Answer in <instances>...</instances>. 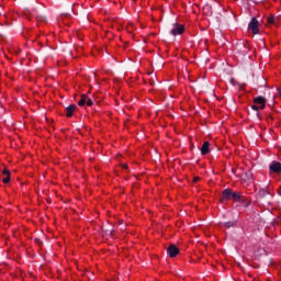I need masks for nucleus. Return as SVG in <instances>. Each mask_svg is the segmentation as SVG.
<instances>
[{"mask_svg": "<svg viewBox=\"0 0 281 281\" xmlns=\"http://www.w3.org/2000/svg\"><path fill=\"white\" fill-rule=\"evenodd\" d=\"M183 32H186V26L183 24L173 23L171 29L172 36L181 35Z\"/></svg>", "mask_w": 281, "mask_h": 281, "instance_id": "obj_1", "label": "nucleus"}, {"mask_svg": "<svg viewBox=\"0 0 281 281\" xmlns=\"http://www.w3.org/2000/svg\"><path fill=\"white\" fill-rule=\"evenodd\" d=\"M259 26H260V22H258V19L252 18L250 23L248 24V30H251L252 34H258Z\"/></svg>", "mask_w": 281, "mask_h": 281, "instance_id": "obj_2", "label": "nucleus"}, {"mask_svg": "<svg viewBox=\"0 0 281 281\" xmlns=\"http://www.w3.org/2000/svg\"><path fill=\"white\" fill-rule=\"evenodd\" d=\"M167 254L170 258H177V256H179V248L177 247V245L171 244L167 248Z\"/></svg>", "mask_w": 281, "mask_h": 281, "instance_id": "obj_3", "label": "nucleus"}, {"mask_svg": "<svg viewBox=\"0 0 281 281\" xmlns=\"http://www.w3.org/2000/svg\"><path fill=\"white\" fill-rule=\"evenodd\" d=\"M223 196L220 200L221 203H225V201H229V199H232V190L231 189H226L222 192Z\"/></svg>", "mask_w": 281, "mask_h": 281, "instance_id": "obj_4", "label": "nucleus"}, {"mask_svg": "<svg viewBox=\"0 0 281 281\" xmlns=\"http://www.w3.org/2000/svg\"><path fill=\"white\" fill-rule=\"evenodd\" d=\"M241 181H244L245 183H251V181H254V173L251 171H247L243 176Z\"/></svg>", "mask_w": 281, "mask_h": 281, "instance_id": "obj_5", "label": "nucleus"}, {"mask_svg": "<svg viewBox=\"0 0 281 281\" xmlns=\"http://www.w3.org/2000/svg\"><path fill=\"white\" fill-rule=\"evenodd\" d=\"M76 109H78V106L76 104H71V105L67 106L66 108L67 117H71L74 115V111H76Z\"/></svg>", "mask_w": 281, "mask_h": 281, "instance_id": "obj_6", "label": "nucleus"}, {"mask_svg": "<svg viewBox=\"0 0 281 281\" xmlns=\"http://www.w3.org/2000/svg\"><path fill=\"white\" fill-rule=\"evenodd\" d=\"M270 170H272V172H281V164L280 162H272L270 165Z\"/></svg>", "mask_w": 281, "mask_h": 281, "instance_id": "obj_7", "label": "nucleus"}, {"mask_svg": "<svg viewBox=\"0 0 281 281\" xmlns=\"http://www.w3.org/2000/svg\"><path fill=\"white\" fill-rule=\"evenodd\" d=\"M202 155H207L210 153V142H204V144L201 147Z\"/></svg>", "mask_w": 281, "mask_h": 281, "instance_id": "obj_8", "label": "nucleus"}, {"mask_svg": "<svg viewBox=\"0 0 281 281\" xmlns=\"http://www.w3.org/2000/svg\"><path fill=\"white\" fill-rule=\"evenodd\" d=\"M267 103V99H265V97H256L254 99V104H266Z\"/></svg>", "mask_w": 281, "mask_h": 281, "instance_id": "obj_9", "label": "nucleus"}, {"mask_svg": "<svg viewBox=\"0 0 281 281\" xmlns=\"http://www.w3.org/2000/svg\"><path fill=\"white\" fill-rule=\"evenodd\" d=\"M231 199H233V201H243V195L238 192H232Z\"/></svg>", "mask_w": 281, "mask_h": 281, "instance_id": "obj_10", "label": "nucleus"}, {"mask_svg": "<svg viewBox=\"0 0 281 281\" xmlns=\"http://www.w3.org/2000/svg\"><path fill=\"white\" fill-rule=\"evenodd\" d=\"M87 94H82L81 100L78 102L79 106H85V104H87Z\"/></svg>", "mask_w": 281, "mask_h": 281, "instance_id": "obj_11", "label": "nucleus"}, {"mask_svg": "<svg viewBox=\"0 0 281 281\" xmlns=\"http://www.w3.org/2000/svg\"><path fill=\"white\" fill-rule=\"evenodd\" d=\"M267 194H269V190L268 189H260L259 190V196H267Z\"/></svg>", "mask_w": 281, "mask_h": 281, "instance_id": "obj_12", "label": "nucleus"}, {"mask_svg": "<svg viewBox=\"0 0 281 281\" xmlns=\"http://www.w3.org/2000/svg\"><path fill=\"white\" fill-rule=\"evenodd\" d=\"M236 225V222H226L224 223V226L229 228V227H234Z\"/></svg>", "mask_w": 281, "mask_h": 281, "instance_id": "obj_13", "label": "nucleus"}, {"mask_svg": "<svg viewBox=\"0 0 281 281\" xmlns=\"http://www.w3.org/2000/svg\"><path fill=\"white\" fill-rule=\"evenodd\" d=\"M86 102H87L88 106H93V100L87 99Z\"/></svg>", "mask_w": 281, "mask_h": 281, "instance_id": "obj_14", "label": "nucleus"}, {"mask_svg": "<svg viewBox=\"0 0 281 281\" xmlns=\"http://www.w3.org/2000/svg\"><path fill=\"white\" fill-rule=\"evenodd\" d=\"M2 175H5L7 177H10L11 172H10V170L4 169V170L2 171Z\"/></svg>", "mask_w": 281, "mask_h": 281, "instance_id": "obj_15", "label": "nucleus"}, {"mask_svg": "<svg viewBox=\"0 0 281 281\" xmlns=\"http://www.w3.org/2000/svg\"><path fill=\"white\" fill-rule=\"evenodd\" d=\"M3 183H10V176H7L3 180H2Z\"/></svg>", "mask_w": 281, "mask_h": 281, "instance_id": "obj_16", "label": "nucleus"}, {"mask_svg": "<svg viewBox=\"0 0 281 281\" xmlns=\"http://www.w3.org/2000/svg\"><path fill=\"white\" fill-rule=\"evenodd\" d=\"M251 109H252L254 111H259V106L256 105V103H255L254 105H251Z\"/></svg>", "mask_w": 281, "mask_h": 281, "instance_id": "obj_17", "label": "nucleus"}, {"mask_svg": "<svg viewBox=\"0 0 281 281\" xmlns=\"http://www.w3.org/2000/svg\"><path fill=\"white\" fill-rule=\"evenodd\" d=\"M241 203H243L244 207H247L250 202L249 201L245 202V201L241 200Z\"/></svg>", "mask_w": 281, "mask_h": 281, "instance_id": "obj_18", "label": "nucleus"}, {"mask_svg": "<svg viewBox=\"0 0 281 281\" xmlns=\"http://www.w3.org/2000/svg\"><path fill=\"white\" fill-rule=\"evenodd\" d=\"M273 21H274L273 16L268 18V23H273Z\"/></svg>", "mask_w": 281, "mask_h": 281, "instance_id": "obj_19", "label": "nucleus"}, {"mask_svg": "<svg viewBox=\"0 0 281 281\" xmlns=\"http://www.w3.org/2000/svg\"><path fill=\"white\" fill-rule=\"evenodd\" d=\"M200 180H201V178L194 177V178H193V183H196V181H200Z\"/></svg>", "mask_w": 281, "mask_h": 281, "instance_id": "obj_20", "label": "nucleus"}, {"mask_svg": "<svg viewBox=\"0 0 281 281\" xmlns=\"http://www.w3.org/2000/svg\"><path fill=\"white\" fill-rule=\"evenodd\" d=\"M231 83H232V85H236V79L232 78V79H231Z\"/></svg>", "mask_w": 281, "mask_h": 281, "instance_id": "obj_21", "label": "nucleus"}, {"mask_svg": "<svg viewBox=\"0 0 281 281\" xmlns=\"http://www.w3.org/2000/svg\"><path fill=\"white\" fill-rule=\"evenodd\" d=\"M262 109H265V103H261V104L259 105V111L262 110Z\"/></svg>", "mask_w": 281, "mask_h": 281, "instance_id": "obj_22", "label": "nucleus"}, {"mask_svg": "<svg viewBox=\"0 0 281 281\" xmlns=\"http://www.w3.org/2000/svg\"><path fill=\"white\" fill-rule=\"evenodd\" d=\"M134 25H135V24H133V23H130V24H128L130 27H134Z\"/></svg>", "mask_w": 281, "mask_h": 281, "instance_id": "obj_23", "label": "nucleus"}, {"mask_svg": "<svg viewBox=\"0 0 281 281\" xmlns=\"http://www.w3.org/2000/svg\"><path fill=\"white\" fill-rule=\"evenodd\" d=\"M150 85H155V80L150 79Z\"/></svg>", "mask_w": 281, "mask_h": 281, "instance_id": "obj_24", "label": "nucleus"}, {"mask_svg": "<svg viewBox=\"0 0 281 281\" xmlns=\"http://www.w3.org/2000/svg\"><path fill=\"white\" fill-rule=\"evenodd\" d=\"M123 168H125V169L128 168V165H123Z\"/></svg>", "mask_w": 281, "mask_h": 281, "instance_id": "obj_25", "label": "nucleus"}, {"mask_svg": "<svg viewBox=\"0 0 281 281\" xmlns=\"http://www.w3.org/2000/svg\"><path fill=\"white\" fill-rule=\"evenodd\" d=\"M232 172H233V175H235V173H236V171H234V169H232Z\"/></svg>", "mask_w": 281, "mask_h": 281, "instance_id": "obj_26", "label": "nucleus"}]
</instances>
